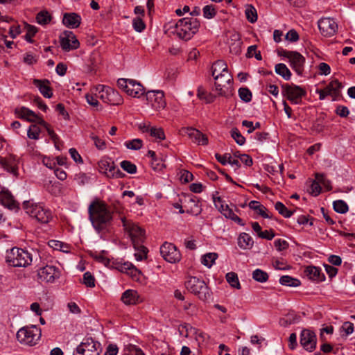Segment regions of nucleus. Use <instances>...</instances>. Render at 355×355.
Here are the masks:
<instances>
[{
	"instance_id": "f257e3e1",
	"label": "nucleus",
	"mask_w": 355,
	"mask_h": 355,
	"mask_svg": "<svg viewBox=\"0 0 355 355\" xmlns=\"http://www.w3.org/2000/svg\"><path fill=\"white\" fill-rule=\"evenodd\" d=\"M89 220L94 228L101 232L107 229L112 220L111 210L107 205L99 200L92 202L88 208Z\"/></svg>"
},
{
	"instance_id": "f03ea898",
	"label": "nucleus",
	"mask_w": 355,
	"mask_h": 355,
	"mask_svg": "<svg viewBox=\"0 0 355 355\" xmlns=\"http://www.w3.org/2000/svg\"><path fill=\"white\" fill-rule=\"evenodd\" d=\"M172 33L182 40H189L198 31L200 21L198 19L189 17L179 19L173 27Z\"/></svg>"
},
{
	"instance_id": "7ed1b4c3",
	"label": "nucleus",
	"mask_w": 355,
	"mask_h": 355,
	"mask_svg": "<svg viewBox=\"0 0 355 355\" xmlns=\"http://www.w3.org/2000/svg\"><path fill=\"white\" fill-rule=\"evenodd\" d=\"M6 262L12 267H27L33 261V254L28 250L12 248L6 251Z\"/></svg>"
},
{
	"instance_id": "20e7f679",
	"label": "nucleus",
	"mask_w": 355,
	"mask_h": 355,
	"mask_svg": "<svg viewBox=\"0 0 355 355\" xmlns=\"http://www.w3.org/2000/svg\"><path fill=\"white\" fill-rule=\"evenodd\" d=\"M26 212L31 217L36 218L39 222L47 223L52 218V213L41 204L26 201L23 204Z\"/></svg>"
},
{
	"instance_id": "39448f33",
	"label": "nucleus",
	"mask_w": 355,
	"mask_h": 355,
	"mask_svg": "<svg viewBox=\"0 0 355 355\" xmlns=\"http://www.w3.org/2000/svg\"><path fill=\"white\" fill-rule=\"evenodd\" d=\"M92 93L107 104L119 105L123 101L117 91L103 85H98L92 88Z\"/></svg>"
},
{
	"instance_id": "423d86ee",
	"label": "nucleus",
	"mask_w": 355,
	"mask_h": 355,
	"mask_svg": "<svg viewBox=\"0 0 355 355\" xmlns=\"http://www.w3.org/2000/svg\"><path fill=\"white\" fill-rule=\"evenodd\" d=\"M41 336V329L33 325L21 328L17 333V339L21 344L33 346L37 344Z\"/></svg>"
},
{
	"instance_id": "0eeeda50",
	"label": "nucleus",
	"mask_w": 355,
	"mask_h": 355,
	"mask_svg": "<svg viewBox=\"0 0 355 355\" xmlns=\"http://www.w3.org/2000/svg\"><path fill=\"white\" fill-rule=\"evenodd\" d=\"M124 230L127 232L131 239L133 246H137L138 244L142 243L145 239V232L136 223L130 220H128L125 217L121 216Z\"/></svg>"
},
{
	"instance_id": "6e6552de",
	"label": "nucleus",
	"mask_w": 355,
	"mask_h": 355,
	"mask_svg": "<svg viewBox=\"0 0 355 355\" xmlns=\"http://www.w3.org/2000/svg\"><path fill=\"white\" fill-rule=\"evenodd\" d=\"M187 289L197 295L200 300H205L209 297L207 286L204 280L196 277H190L185 282Z\"/></svg>"
},
{
	"instance_id": "1a4fd4ad",
	"label": "nucleus",
	"mask_w": 355,
	"mask_h": 355,
	"mask_svg": "<svg viewBox=\"0 0 355 355\" xmlns=\"http://www.w3.org/2000/svg\"><path fill=\"white\" fill-rule=\"evenodd\" d=\"M101 344L92 338H84L77 346L73 355H99Z\"/></svg>"
},
{
	"instance_id": "9d476101",
	"label": "nucleus",
	"mask_w": 355,
	"mask_h": 355,
	"mask_svg": "<svg viewBox=\"0 0 355 355\" xmlns=\"http://www.w3.org/2000/svg\"><path fill=\"white\" fill-rule=\"evenodd\" d=\"M282 94L292 103L298 104L302 97L305 96L306 91L300 86L286 84L282 85Z\"/></svg>"
},
{
	"instance_id": "9b49d317",
	"label": "nucleus",
	"mask_w": 355,
	"mask_h": 355,
	"mask_svg": "<svg viewBox=\"0 0 355 355\" xmlns=\"http://www.w3.org/2000/svg\"><path fill=\"white\" fill-rule=\"evenodd\" d=\"M98 169L101 173H105L108 178H121L124 174L118 168L111 159H101L98 163Z\"/></svg>"
},
{
	"instance_id": "f8f14e48",
	"label": "nucleus",
	"mask_w": 355,
	"mask_h": 355,
	"mask_svg": "<svg viewBox=\"0 0 355 355\" xmlns=\"http://www.w3.org/2000/svg\"><path fill=\"white\" fill-rule=\"evenodd\" d=\"M160 254L164 260L171 263L179 262L181 259L180 251L171 243H164L160 247Z\"/></svg>"
},
{
	"instance_id": "ddd939ff",
	"label": "nucleus",
	"mask_w": 355,
	"mask_h": 355,
	"mask_svg": "<svg viewBox=\"0 0 355 355\" xmlns=\"http://www.w3.org/2000/svg\"><path fill=\"white\" fill-rule=\"evenodd\" d=\"M60 277V270L53 266L46 265L37 270V278L40 282H54Z\"/></svg>"
},
{
	"instance_id": "4468645a",
	"label": "nucleus",
	"mask_w": 355,
	"mask_h": 355,
	"mask_svg": "<svg viewBox=\"0 0 355 355\" xmlns=\"http://www.w3.org/2000/svg\"><path fill=\"white\" fill-rule=\"evenodd\" d=\"M319 30L324 37H331L338 31V25L334 19L324 17L320 19L318 22Z\"/></svg>"
},
{
	"instance_id": "2eb2a0df",
	"label": "nucleus",
	"mask_w": 355,
	"mask_h": 355,
	"mask_svg": "<svg viewBox=\"0 0 355 355\" xmlns=\"http://www.w3.org/2000/svg\"><path fill=\"white\" fill-rule=\"evenodd\" d=\"M15 112L21 119L29 122H36L42 126L46 125V122L41 116L26 107L16 108Z\"/></svg>"
},
{
	"instance_id": "dca6fc26",
	"label": "nucleus",
	"mask_w": 355,
	"mask_h": 355,
	"mask_svg": "<svg viewBox=\"0 0 355 355\" xmlns=\"http://www.w3.org/2000/svg\"><path fill=\"white\" fill-rule=\"evenodd\" d=\"M215 91L218 96L228 98L233 95V80H227L224 78L214 79Z\"/></svg>"
},
{
	"instance_id": "f3484780",
	"label": "nucleus",
	"mask_w": 355,
	"mask_h": 355,
	"mask_svg": "<svg viewBox=\"0 0 355 355\" xmlns=\"http://www.w3.org/2000/svg\"><path fill=\"white\" fill-rule=\"evenodd\" d=\"M316 336L309 329H303L300 334V343L303 348L309 352H313L316 347Z\"/></svg>"
},
{
	"instance_id": "a211bd4d",
	"label": "nucleus",
	"mask_w": 355,
	"mask_h": 355,
	"mask_svg": "<svg viewBox=\"0 0 355 355\" xmlns=\"http://www.w3.org/2000/svg\"><path fill=\"white\" fill-rule=\"evenodd\" d=\"M79 45L78 40L71 31H66L63 33V35L60 37V46L65 51L76 49L79 47Z\"/></svg>"
},
{
	"instance_id": "6ab92c4d",
	"label": "nucleus",
	"mask_w": 355,
	"mask_h": 355,
	"mask_svg": "<svg viewBox=\"0 0 355 355\" xmlns=\"http://www.w3.org/2000/svg\"><path fill=\"white\" fill-rule=\"evenodd\" d=\"M341 87V83L335 79L331 80L324 89H317L316 92L319 94L320 100H324L327 96H331L336 98L339 95Z\"/></svg>"
},
{
	"instance_id": "aec40b11",
	"label": "nucleus",
	"mask_w": 355,
	"mask_h": 355,
	"mask_svg": "<svg viewBox=\"0 0 355 355\" xmlns=\"http://www.w3.org/2000/svg\"><path fill=\"white\" fill-rule=\"evenodd\" d=\"M182 132L186 134L193 143L198 145L206 146L208 144L207 137L196 128L191 127L183 128H182Z\"/></svg>"
},
{
	"instance_id": "412c9836",
	"label": "nucleus",
	"mask_w": 355,
	"mask_h": 355,
	"mask_svg": "<svg viewBox=\"0 0 355 355\" xmlns=\"http://www.w3.org/2000/svg\"><path fill=\"white\" fill-rule=\"evenodd\" d=\"M146 96L147 100L150 102L152 107L155 110H160L165 107L166 101L162 91H150L147 93Z\"/></svg>"
},
{
	"instance_id": "4be33fe9",
	"label": "nucleus",
	"mask_w": 355,
	"mask_h": 355,
	"mask_svg": "<svg viewBox=\"0 0 355 355\" xmlns=\"http://www.w3.org/2000/svg\"><path fill=\"white\" fill-rule=\"evenodd\" d=\"M290 66L300 76L304 72L305 58L297 51H293L288 58Z\"/></svg>"
},
{
	"instance_id": "5701e85b",
	"label": "nucleus",
	"mask_w": 355,
	"mask_h": 355,
	"mask_svg": "<svg viewBox=\"0 0 355 355\" xmlns=\"http://www.w3.org/2000/svg\"><path fill=\"white\" fill-rule=\"evenodd\" d=\"M18 159L13 155H10L6 157H0V165L16 177L18 175Z\"/></svg>"
},
{
	"instance_id": "b1692460",
	"label": "nucleus",
	"mask_w": 355,
	"mask_h": 355,
	"mask_svg": "<svg viewBox=\"0 0 355 355\" xmlns=\"http://www.w3.org/2000/svg\"><path fill=\"white\" fill-rule=\"evenodd\" d=\"M121 301L126 305H135L143 302V298L135 290L128 289L121 295Z\"/></svg>"
},
{
	"instance_id": "393cba45",
	"label": "nucleus",
	"mask_w": 355,
	"mask_h": 355,
	"mask_svg": "<svg viewBox=\"0 0 355 355\" xmlns=\"http://www.w3.org/2000/svg\"><path fill=\"white\" fill-rule=\"evenodd\" d=\"M33 85L38 88L40 93L44 97L50 98L53 96L52 89L50 87V82L46 79L39 80L33 79Z\"/></svg>"
},
{
	"instance_id": "a878e982",
	"label": "nucleus",
	"mask_w": 355,
	"mask_h": 355,
	"mask_svg": "<svg viewBox=\"0 0 355 355\" xmlns=\"http://www.w3.org/2000/svg\"><path fill=\"white\" fill-rule=\"evenodd\" d=\"M0 201L2 205L10 209L17 207V203L14 199L12 193L8 190H2L0 192Z\"/></svg>"
},
{
	"instance_id": "bb28decb",
	"label": "nucleus",
	"mask_w": 355,
	"mask_h": 355,
	"mask_svg": "<svg viewBox=\"0 0 355 355\" xmlns=\"http://www.w3.org/2000/svg\"><path fill=\"white\" fill-rule=\"evenodd\" d=\"M184 207L187 208V212L198 216L201 213L202 209L199 205V200L197 197H191L184 200Z\"/></svg>"
},
{
	"instance_id": "cd10ccee",
	"label": "nucleus",
	"mask_w": 355,
	"mask_h": 355,
	"mask_svg": "<svg viewBox=\"0 0 355 355\" xmlns=\"http://www.w3.org/2000/svg\"><path fill=\"white\" fill-rule=\"evenodd\" d=\"M227 44L230 46V51L234 54H239L241 51V41L240 35L237 33H232L230 38L227 40Z\"/></svg>"
},
{
	"instance_id": "c85d7f7f",
	"label": "nucleus",
	"mask_w": 355,
	"mask_h": 355,
	"mask_svg": "<svg viewBox=\"0 0 355 355\" xmlns=\"http://www.w3.org/2000/svg\"><path fill=\"white\" fill-rule=\"evenodd\" d=\"M126 94L132 97L139 98L144 94V89L139 83L130 79Z\"/></svg>"
},
{
	"instance_id": "c756f323",
	"label": "nucleus",
	"mask_w": 355,
	"mask_h": 355,
	"mask_svg": "<svg viewBox=\"0 0 355 355\" xmlns=\"http://www.w3.org/2000/svg\"><path fill=\"white\" fill-rule=\"evenodd\" d=\"M80 17L74 12L65 13L63 17L62 22L64 25L70 28H75L80 24Z\"/></svg>"
},
{
	"instance_id": "7c9ffc66",
	"label": "nucleus",
	"mask_w": 355,
	"mask_h": 355,
	"mask_svg": "<svg viewBox=\"0 0 355 355\" xmlns=\"http://www.w3.org/2000/svg\"><path fill=\"white\" fill-rule=\"evenodd\" d=\"M304 272L306 275L313 281L322 282L325 279L324 275L321 272L320 268L315 266H307Z\"/></svg>"
},
{
	"instance_id": "2f4dec72",
	"label": "nucleus",
	"mask_w": 355,
	"mask_h": 355,
	"mask_svg": "<svg viewBox=\"0 0 355 355\" xmlns=\"http://www.w3.org/2000/svg\"><path fill=\"white\" fill-rule=\"evenodd\" d=\"M253 244L252 238L247 233H241L238 238V245L242 249H250Z\"/></svg>"
},
{
	"instance_id": "473e14b6",
	"label": "nucleus",
	"mask_w": 355,
	"mask_h": 355,
	"mask_svg": "<svg viewBox=\"0 0 355 355\" xmlns=\"http://www.w3.org/2000/svg\"><path fill=\"white\" fill-rule=\"evenodd\" d=\"M249 207L257 212L258 214L265 218H270L271 216L267 214V209L257 201L252 200L249 203Z\"/></svg>"
},
{
	"instance_id": "72a5a7b5",
	"label": "nucleus",
	"mask_w": 355,
	"mask_h": 355,
	"mask_svg": "<svg viewBox=\"0 0 355 355\" xmlns=\"http://www.w3.org/2000/svg\"><path fill=\"white\" fill-rule=\"evenodd\" d=\"M147 155L151 157V166L155 171H161L164 167V164L162 162V159H158L156 156L155 152L153 150H149L148 151Z\"/></svg>"
},
{
	"instance_id": "f704fd0d",
	"label": "nucleus",
	"mask_w": 355,
	"mask_h": 355,
	"mask_svg": "<svg viewBox=\"0 0 355 355\" xmlns=\"http://www.w3.org/2000/svg\"><path fill=\"white\" fill-rule=\"evenodd\" d=\"M275 72L283 78L288 80L291 77V72L285 64L279 63L275 65Z\"/></svg>"
},
{
	"instance_id": "c9c22d12",
	"label": "nucleus",
	"mask_w": 355,
	"mask_h": 355,
	"mask_svg": "<svg viewBox=\"0 0 355 355\" xmlns=\"http://www.w3.org/2000/svg\"><path fill=\"white\" fill-rule=\"evenodd\" d=\"M279 283L283 286L297 287L300 285V281L298 279L293 278L288 275H284L280 277Z\"/></svg>"
},
{
	"instance_id": "e433bc0d",
	"label": "nucleus",
	"mask_w": 355,
	"mask_h": 355,
	"mask_svg": "<svg viewBox=\"0 0 355 355\" xmlns=\"http://www.w3.org/2000/svg\"><path fill=\"white\" fill-rule=\"evenodd\" d=\"M218 258V254L215 252H209L204 254L201 258V263L207 268H211Z\"/></svg>"
},
{
	"instance_id": "4c0bfd02",
	"label": "nucleus",
	"mask_w": 355,
	"mask_h": 355,
	"mask_svg": "<svg viewBox=\"0 0 355 355\" xmlns=\"http://www.w3.org/2000/svg\"><path fill=\"white\" fill-rule=\"evenodd\" d=\"M245 14L247 19L250 23H254L257 21V12L253 6L248 5L245 10Z\"/></svg>"
},
{
	"instance_id": "58836bf2",
	"label": "nucleus",
	"mask_w": 355,
	"mask_h": 355,
	"mask_svg": "<svg viewBox=\"0 0 355 355\" xmlns=\"http://www.w3.org/2000/svg\"><path fill=\"white\" fill-rule=\"evenodd\" d=\"M226 280L232 287L237 289L241 288V284L239 281L238 275L236 273L234 272L227 273Z\"/></svg>"
},
{
	"instance_id": "ea45409f",
	"label": "nucleus",
	"mask_w": 355,
	"mask_h": 355,
	"mask_svg": "<svg viewBox=\"0 0 355 355\" xmlns=\"http://www.w3.org/2000/svg\"><path fill=\"white\" fill-rule=\"evenodd\" d=\"M135 250L137 251L135 254V257L137 261H142L147 258V248L141 243L138 244L137 246H134Z\"/></svg>"
},
{
	"instance_id": "a19ab883",
	"label": "nucleus",
	"mask_w": 355,
	"mask_h": 355,
	"mask_svg": "<svg viewBox=\"0 0 355 355\" xmlns=\"http://www.w3.org/2000/svg\"><path fill=\"white\" fill-rule=\"evenodd\" d=\"M275 209L279 212V214L282 215L285 218H290L293 211L287 209V207L281 202H277L275 205Z\"/></svg>"
},
{
	"instance_id": "79ce46f5",
	"label": "nucleus",
	"mask_w": 355,
	"mask_h": 355,
	"mask_svg": "<svg viewBox=\"0 0 355 355\" xmlns=\"http://www.w3.org/2000/svg\"><path fill=\"white\" fill-rule=\"evenodd\" d=\"M252 278L257 282L263 283L268 279V275L261 269H256L252 272Z\"/></svg>"
},
{
	"instance_id": "37998d69",
	"label": "nucleus",
	"mask_w": 355,
	"mask_h": 355,
	"mask_svg": "<svg viewBox=\"0 0 355 355\" xmlns=\"http://www.w3.org/2000/svg\"><path fill=\"white\" fill-rule=\"evenodd\" d=\"M197 96L200 99L205 100L207 103H212L215 98L214 95L207 93L202 87L198 88Z\"/></svg>"
},
{
	"instance_id": "c03bdc74",
	"label": "nucleus",
	"mask_w": 355,
	"mask_h": 355,
	"mask_svg": "<svg viewBox=\"0 0 355 355\" xmlns=\"http://www.w3.org/2000/svg\"><path fill=\"white\" fill-rule=\"evenodd\" d=\"M333 207L334 211L340 214L346 213L349 209L347 203L342 200H338L334 201L333 203Z\"/></svg>"
},
{
	"instance_id": "a18cd8bd",
	"label": "nucleus",
	"mask_w": 355,
	"mask_h": 355,
	"mask_svg": "<svg viewBox=\"0 0 355 355\" xmlns=\"http://www.w3.org/2000/svg\"><path fill=\"white\" fill-rule=\"evenodd\" d=\"M150 136L158 139L159 141H162L165 139V134L164 130L162 128H156L152 126L149 132Z\"/></svg>"
},
{
	"instance_id": "49530a36",
	"label": "nucleus",
	"mask_w": 355,
	"mask_h": 355,
	"mask_svg": "<svg viewBox=\"0 0 355 355\" xmlns=\"http://www.w3.org/2000/svg\"><path fill=\"white\" fill-rule=\"evenodd\" d=\"M51 19V17L47 11H41L36 16L37 22L42 25L48 24Z\"/></svg>"
},
{
	"instance_id": "de8ad7c7",
	"label": "nucleus",
	"mask_w": 355,
	"mask_h": 355,
	"mask_svg": "<svg viewBox=\"0 0 355 355\" xmlns=\"http://www.w3.org/2000/svg\"><path fill=\"white\" fill-rule=\"evenodd\" d=\"M40 132V128L36 124L31 125L27 132L28 137L37 140L39 139Z\"/></svg>"
},
{
	"instance_id": "09e8293b",
	"label": "nucleus",
	"mask_w": 355,
	"mask_h": 355,
	"mask_svg": "<svg viewBox=\"0 0 355 355\" xmlns=\"http://www.w3.org/2000/svg\"><path fill=\"white\" fill-rule=\"evenodd\" d=\"M239 96L244 102L248 103L252 100V92L247 87H242L239 89Z\"/></svg>"
},
{
	"instance_id": "8fccbe9b",
	"label": "nucleus",
	"mask_w": 355,
	"mask_h": 355,
	"mask_svg": "<svg viewBox=\"0 0 355 355\" xmlns=\"http://www.w3.org/2000/svg\"><path fill=\"white\" fill-rule=\"evenodd\" d=\"M121 167L130 174H135L137 172V166L130 161L124 160L121 162Z\"/></svg>"
},
{
	"instance_id": "3c124183",
	"label": "nucleus",
	"mask_w": 355,
	"mask_h": 355,
	"mask_svg": "<svg viewBox=\"0 0 355 355\" xmlns=\"http://www.w3.org/2000/svg\"><path fill=\"white\" fill-rule=\"evenodd\" d=\"M120 270L122 272H125L130 274L131 276H135L137 273V268L130 263H123L120 268Z\"/></svg>"
},
{
	"instance_id": "603ef678",
	"label": "nucleus",
	"mask_w": 355,
	"mask_h": 355,
	"mask_svg": "<svg viewBox=\"0 0 355 355\" xmlns=\"http://www.w3.org/2000/svg\"><path fill=\"white\" fill-rule=\"evenodd\" d=\"M26 29L27 33L25 35V39L28 42L33 43V40H32V37L37 32V28L34 26H32L30 24H26Z\"/></svg>"
},
{
	"instance_id": "864d4df0",
	"label": "nucleus",
	"mask_w": 355,
	"mask_h": 355,
	"mask_svg": "<svg viewBox=\"0 0 355 355\" xmlns=\"http://www.w3.org/2000/svg\"><path fill=\"white\" fill-rule=\"evenodd\" d=\"M231 136L235 141L240 146H242L245 142V137L240 133L237 128H233L231 130Z\"/></svg>"
},
{
	"instance_id": "5fc2aeb1",
	"label": "nucleus",
	"mask_w": 355,
	"mask_h": 355,
	"mask_svg": "<svg viewBox=\"0 0 355 355\" xmlns=\"http://www.w3.org/2000/svg\"><path fill=\"white\" fill-rule=\"evenodd\" d=\"M315 179L320 184H322L327 191H330L332 189L331 181L326 179L324 174L315 173Z\"/></svg>"
},
{
	"instance_id": "6e6d98bb",
	"label": "nucleus",
	"mask_w": 355,
	"mask_h": 355,
	"mask_svg": "<svg viewBox=\"0 0 355 355\" xmlns=\"http://www.w3.org/2000/svg\"><path fill=\"white\" fill-rule=\"evenodd\" d=\"M202 11L204 17L207 19H211L216 15L215 8L212 5L205 6L203 8Z\"/></svg>"
},
{
	"instance_id": "4d7b16f0",
	"label": "nucleus",
	"mask_w": 355,
	"mask_h": 355,
	"mask_svg": "<svg viewBox=\"0 0 355 355\" xmlns=\"http://www.w3.org/2000/svg\"><path fill=\"white\" fill-rule=\"evenodd\" d=\"M227 64L221 60L216 61L211 67V75H214L216 71H220L227 69Z\"/></svg>"
},
{
	"instance_id": "13d9d810",
	"label": "nucleus",
	"mask_w": 355,
	"mask_h": 355,
	"mask_svg": "<svg viewBox=\"0 0 355 355\" xmlns=\"http://www.w3.org/2000/svg\"><path fill=\"white\" fill-rule=\"evenodd\" d=\"M49 247L53 248V250H60L62 252H67L65 248H67V245H64L62 242L56 241V240H51L48 243Z\"/></svg>"
},
{
	"instance_id": "bf43d9fd",
	"label": "nucleus",
	"mask_w": 355,
	"mask_h": 355,
	"mask_svg": "<svg viewBox=\"0 0 355 355\" xmlns=\"http://www.w3.org/2000/svg\"><path fill=\"white\" fill-rule=\"evenodd\" d=\"M142 140L140 139H135L125 142V146L132 150H139L142 147Z\"/></svg>"
},
{
	"instance_id": "052dcab7",
	"label": "nucleus",
	"mask_w": 355,
	"mask_h": 355,
	"mask_svg": "<svg viewBox=\"0 0 355 355\" xmlns=\"http://www.w3.org/2000/svg\"><path fill=\"white\" fill-rule=\"evenodd\" d=\"M132 26L134 29L137 32H141L146 28L144 21L140 17H137L133 19Z\"/></svg>"
},
{
	"instance_id": "680f3d73",
	"label": "nucleus",
	"mask_w": 355,
	"mask_h": 355,
	"mask_svg": "<svg viewBox=\"0 0 355 355\" xmlns=\"http://www.w3.org/2000/svg\"><path fill=\"white\" fill-rule=\"evenodd\" d=\"M83 284L87 287L92 288L95 286V279L91 272H86L83 275Z\"/></svg>"
},
{
	"instance_id": "e2e57ef3",
	"label": "nucleus",
	"mask_w": 355,
	"mask_h": 355,
	"mask_svg": "<svg viewBox=\"0 0 355 355\" xmlns=\"http://www.w3.org/2000/svg\"><path fill=\"white\" fill-rule=\"evenodd\" d=\"M212 76L214 77V79L224 78L225 79L227 80H233L232 76L228 70V67H227V69H225V70H222L221 72L220 71H216L214 73V75H212Z\"/></svg>"
},
{
	"instance_id": "0e129e2a",
	"label": "nucleus",
	"mask_w": 355,
	"mask_h": 355,
	"mask_svg": "<svg viewBox=\"0 0 355 355\" xmlns=\"http://www.w3.org/2000/svg\"><path fill=\"white\" fill-rule=\"evenodd\" d=\"M90 138L94 141V145L98 149L103 150L105 148V142L102 139L93 133L90 135Z\"/></svg>"
},
{
	"instance_id": "69168bd1",
	"label": "nucleus",
	"mask_w": 355,
	"mask_h": 355,
	"mask_svg": "<svg viewBox=\"0 0 355 355\" xmlns=\"http://www.w3.org/2000/svg\"><path fill=\"white\" fill-rule=\"evenodd\" d=\"M23 61L28 65H33L37 62V58L32 53H26L24 55Z\"/></svg>"
},
{
	"instance_id": "338daca9",
	"label": "nucleus",
	"mask_w": 355,
	"mask_h": 355,
	"mask_svg": "<svg viewBox=\"0 0 355 355\" xmlns=\"http://www.w3.org/2000/svg\"><path fill=\"white\" fill-rule=\"evenodd\" d=\"M285 38L289 42H295L299 40V35L295 30L291 29L286 33Z\"/></svg>"
},
{
	"instance_id": "774afa93",
	"label": "nucleus",
	"mask_w": 355,
	"mask_h": 355,
	"mask_svg": "<svg viewBox=\"0 0 355 355\" xmlns=\"http://www.w3.org/2000/svg\"><path fill=\"white\" fill-rule=\"evenodd\" d=\"M126 352L125 355H144L143 352L140 349L137 348L135 346L130 345L125 348Z\"/></svg>"
}]
</instances>
